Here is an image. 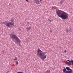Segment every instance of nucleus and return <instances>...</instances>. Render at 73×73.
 Masks as SVG:
<instances>
[{"label": "nucleus", "mask_w": 73, "mask_h": 73, "mask_svg": "<svg viewBox=\"0 0 73 73\" xmlns=\"http://www.w3.org/2000/svg\"><path fill=\"white\" fill-rule=\"evenodd\" d=\"M56 14L58 17H60L61 19H63V20H66L68 19L69 15L68 13H66L64 11L60 10H57Z\"/></svg>", "instance_id": "f257e3e1"}, {"label": "nucleus", "mask_w": 73, "mask_h": 73, "mask_svg": "<svg viewBox=\"0 0 73 73\" xmlns=\"http://www.w3.org/2000/svg\"><path fill=\"white\" fill-rule=\"evenodd\" d=\"M10 38L11 39H12L13 41H15L17 45H18V43L20 44V40L19 39V38H18L17 35L15 34H13L11 35Z\"/></svg>", "instance_id": "f03ea898"}, {"label": "nucleus", "mask_w": 73, "mask_h": 73, "mask_svg": "<svg viewBox=\"0 0 73 73\" xmlns=\"http://www.w3.org/2000/svg\"><path fill=\"white\" fill-rule=\"evenodd\" d=\"M4 24H5L6 27L8 28H11L12 26H14V23L13 21L12 20L11 22L5 21L3 22Z\"/></svg>", "instance_id": "7ed1b4c3"}, {"label": "nucleus", "mask_w": 73, "mask_h": 73, "mask_svg": "<svg viewBox=\"0 0 73 73\" xmlns=\"http://www.w3.org/2000/svg\"><path fill=\"white\" fill-rule=\"evenodd\" d=\"M42 51L40 49H38L37 50V55L38 56H41L42 57L46 54V52L42 53Z\"/></svg>", "instance_id": "20e7f679"}, {"label": "nucleus", "mask_w": 73, "mask_h": 73, "mask_svg": "<svg viewBox=\"0 0 73 73\" xmlns=\"http://www.w3.org/2000/svg\"><path fill=\"white\" fill-rule=\"evenodd\" d=\"M66 70L69 71L68 73H72V69H70V68L68 67H66Z\"/></svg>", "instance_id": "39448f33"}, {"label": "nucleus", "mask_w": 73, "mask_h": 73, "mask_svg": "<svg viewBox=\"0 0 73 73\" xmlns=\"http://www.w3.org/2000/svg\"><path fill=\"white\" fill-rule=\"evenodd\" d=\"M38 57H40V58H41L42 60L44 59H45L46 57V56L45 55H43L42 57L41 56H38Z\"/></svg>", "instance_id": "423d86ee"}, {"label": "nucleus", "mask_w": 73, "mask_h": 73, "mask_svg": "<svg viewBox=\"0 0 73 73\" xmlns=\"http://www.w3.org/2000/svg\"><path fill=\"white\" fill-rule=\"evenodd\" d=\"M63 72H64V73H68L69 72V71H68V70H66V68H64L63 70Z\"/></svg>", "instance_id": "0eeeda50"}, {"label": "nucleus", "mask_w": 73, "mask_h": 73, "mask_svg": "<svg viewBox=\"0 0 73 73\" xmlns=\"http://www.w3.org/2000/svg\"><path fill=\"white\" fill-rule=\"evenodd\" d=\"M67 61H66V63H67V64H68V65H71V64H69V63H70V62H71V61H70L69 60H67Z\"/></svg>", "instance_id": "6e6552de"}, {"label": "nucleus", "mask_w": 73, "mask_h": 73, "mask_svg": "<svg viewBox=\"0 0 73 73\" xmlns=\"http://www.w3.org/2000/svg\"><path fill=\"white\" fill-rule=\"evenodd\" d=\"M31 26H29L28 27H27L26 28V31H30V30H31Z\"/></svg>", "instance_id": "1a4fd4ad"}, {"label": "nucleus", "mask_w": 73, "mask_h": 73, "mask_svg": "<svg viewBox=\"0 0 73 73\" xmlns=\"http://www.w3.org/2000/svg\"><path fill=\"white\" fill-rule=\"evenodd\" d=\"M64 0H61L60 2V4H62V3H63L64 2Z\"/></svg>", "instance_id": "9d476101"}, {"label": "nucleus", "mask_w": 73, "mask_h": 73, "mask_svg": "<svg viewBox=\"0 0 73 73\" xmlns=\"http://www.w3.org/2000/svg\"><path fill=\"white\" fill-rule=\"evenodd\" d=\"M35 3L36 4H38L39 3V1L38 0H36L35 1Z\"/></svg>", "instance_id": "9b49d317"}, {"label": "nucleus", "mask_w": 73, "mask_h": 73, "mask_svg": "<svg viewBox=\"0 0 73 73\" xmlns=\"http://www.w3.org/2000/svg\"><path fill=\"white\" fill-rule=\"evenodd\" d=\"M66 32H68V33L69 32V29H66Z\"/></svg>", "instance_id": "f8f14e48"}, {"label": "nucleus", "mask_w": 73, "mask_h": 73, "mask_svg": "<svg viewBox=\"0 0 73 73\" xmlns=\"http://www.w3.org/2000/svg\"><path fill=\"white\" fill-rule=\"evenodd\" d=\"M50 70H48L47 71V73H50Z\"/></svg>", "instance_id": "ddd939ff"}, {"label": "nucleus", "mask_w": 73, "mask_h": 73, "mask_svg": "<svg viewBox=\"0 0 73 73\" xmlns=\"http://www.w3.org/2000/svg\"><path fill=\"white\" fill-rule=\"evenodd\" d=\"M14 60H17V57H15L14 58Z\"/></svg>", "instance_id": "4468645a"}, {"label": "nucleus", "mask_w": 73, "mask_h": 73, "mask_svg": "<svg viewBox=\"0 0 73 73\" xmlns=\"http://www.w3.org/2000/svg\"><path fill=\"white\" fill-rule=\"evenodd\" d=\"M69 31L70 32H72V30L71 29H70L69 30Z\"/></svg>", "instance_id": "2eb2a0df"}, {"label": "nucleus", "mask_w": 73, "mask_h": 73, "mask_svg": "<svg viewBox=\"0 0 73 73\" xmlns=\"http://www.w3.org/2000/svg\"><path fill=\"white\" fill-rule=\"evenodd\" d=\"M19 64V63L18 62H16V64H17H17Z\"/></svg>", "instance_id": "dca6fc26"}, {"label": "nucleus", "mask_w": 73, "mask_h": 73, "mask_svg": "<svg viewBox=\"0 0 73 73\" xmlns=\"http://www.w3.org/2000/svg\"><path fill=\"white\" fill-rule=\"evenodd\" d=\"M71 62L72 63V64H73V60H71Z\"/></svg>", "instance_id": "f3484780"}, {"label": "nucleus", "mask_w": 73, "mask_h": 73, "mask_svg": "<svg viewBox=\"0 0 73 73\" xmlns=\"http://www.w3.org/2000/svg\"><path fill=\"white\" fill-rule=\"evenodd\" d=\"M17 73H23L22 72H17Z\"/></svg>", "instance_id": "a211bd4d"}, {"label": "nucleus", "mask_w": 73, "mask_h": 73, "mask_svg": "<svg viewBox=\"0 0 73 73\" xmlns=\"http://www.w3.org/2000/svg\"><path fill=\"white\" fill-rule=\"evenodd\" d=\"M64 52H65V53H66V50H65L64 51Z\"/></svg>", "instance_id": "6ab92c4d"}, {"label": "nucleus", "mask_w": 73, "mask_h": 73, "mask_svg": "<svg viewBox=\"0 0 73 73\" xmlns=\"http://www.w3.org/2000/svg\"><path fill=\"white\" fill-rule=\"evenodd\" d=\"M48 20H49V21L50 22H51L52 21H51V20H50L49 19H48Z\"/></svg>", "instance_id": "aec40b11"}, {"label": "nucleus", "mask_w": 73, "mask_h": 73, "mask_svg": "<svg viewBox=\"0 0 73 73\" xmlns=\"http://www.w3.org/2000/svg\"><path fill=\"white\" fill-rule=\"evenodd\" d=\"M27 2H28V0H25Z\"/></svg>", "instance_id": "412c9836"}, {"label": "nucleus", "mask_w": 73, "mask_h": 73, "mask_svg": "<svg viewBox=\"0 0 73 73\" xmlns=\"http://www.w3.org/2000/svg\"><path fill=\"white\" fill-rule=\"evenodd\" d=\"M27 24H29V22H27Z\"/></svg>", "instance_id": "4be33fe9"}, {"label": "nucleus", "mask_w": 73, "mask_h": 73, "mask_svg": "<svg viewBox=\"0 0 73 73\" xmlns=\"http://www.w3.org/2000/svg\"><path fill=\"white\" fill-rule=\"evenodd\" d=\"M42 0H39V1H42Z\"/></svg>", "instance_id": "5701e85b"}, {"label": "nucleus", "mask_w": 73, "mask_h": 73, "mask_svg": "<svg viewBox=\"0 0 73 73\" xmlns=\"http://www.w3.org/2000/svg\"><path fill=\"white\" fill-rule=\"evenodd\" d=\"M9 72V71L7 72V73H8Z\"/></svg>", "instance_id": "b1692460"}, {"label": "nucleus", "mask_w": 73, "mask_h": 73, "mask_svg": "<svg viewBox=\"0 0 73 73\" xmlns=\"http://www.w3.org/2000/svg\"><path fill=\"white\" fill-rule=\"evenodd\" d=\"M50 32L52 33V31L51 30H50Z\"/></svg>", "instance_id": "393cba45"}, {"label": "nucleus", "mask_w": 73, "mask_h": 73, "mask_svg": "<svg viewBox=\"0 0 73 73\" xmlns=\"http://www.w3.org/2000/svg\"><path fill=\"white\" fill-rule=\"evenodd\" d=\"M35 0V1H36V0Z\"/></svg>", "instance_id": "a878e982"}]
</instances>
